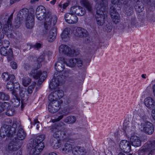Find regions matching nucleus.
<instances>
[{
  "label": "nucleus",
  "mask_w": 155,
  "mask_h": 155,
  "mask_svg": "<svg viewBox=\"0 0 155 155\" xmlns=\"http://www.w3.org/2000/svg\"><path fill=\"white\" fill-rule=\"evenodd\" d=\"M3 125L0 130V136L1 137H4L8 134V129H10V126L12 125V120L9 118L4 119L3 121Z\"/></svg>",
  "instance_id": "obj_8"
},
{
  "label": "nucleus",
  "mask_w": 155,
  "mask_h": 155,
  "mask_svg": "<svg viewBox=\"0 0 155 155\" xmlns=\"http://www.w3.org/2000/svg\"><path fill=\"white\" fill-rule=\"evenodd\" d=\"M65 63L62 62L61 61H59L57 62L55 65V69L58 72L57 73H59L60 75H61L60 72L63 71L64 69Z\"/></svg>",
  "instance_id": "obj_24"
},
{
  "label": "nucleus",
  "mask_w": 155,
  "mask_h": 155,
  "mask_svg": "<svg viewBox=\"0 0 155 155\" xmlns=\"http://www.w3.org/2000/svg\"><path fill=\"white\" fill-rule=\"evenodd\" d=\"M51 144L54 149H57L59 148L61 146V140L58 139H52L51 140Z\"/></svg>",
  "instance_id": "obj_28"
},
{
  "label": "nucleus",
  "mask_w": 155,
  "mask_h": 155,
  "mask_svg": "<svg viewBox=\"0 0 155 155\" xmlns=\"http://www.w3.org/2000/svg\"><path fill=\"white\" fill-rule=\"evenodd\" d=\"M45 136L44 134H41L37 137L35 139H33V140L35 141L36 143H43L42 141L45 139Z\"/></svg>",
  "instance_id": "obj_39"
},
{
  "label": "nucleus",
  "mask_w": 155,
  "mask_h": 155,
  "mask_svg": "<svg viewBox=\"0 0 155 155\" xmlns=\"http://www.w3.org/2000/svg\"><path fill=\"white\" fill-rule=\"evenodd\" d=\"M62 130H61V135L65 136V138H68L73 134L72 130L64 127V124L62 123Z\"/></svg>",
  "instance_id": "obj_20"
},
{
  "label": "nucleus",
  "mask_w": 155,
  "mask_h": 155,
  "mask_svg": "<svg viewBox=\"0 0 155 155\" xmlns=\"http://www.w3.org/2000/svg\"><path fill=\"white\" fill-rule=\"evenodd\" d=\"M1 46H2V47L8 48L10 45V42L8 40H4L2 41Z\"/></svg>",
  "instance_id": "obj_51"
},
{
  "label": "nucleus",
  "mask_w": 155,
  "mask_h": 155,
  "mask_svg": "<svg viewBox=\"0 0 155 155\" xmlns=\"http://www.w3.org/2000/svg\"><path fill=\"white\" fill-rule=\"evenodd\" d=\"M10 65L12 68L14 69H16L17 68V63L15 62L12 61L11 62Z\"/></svg>",
  "instance_id": "obj_60"
},
{
  "label": "nucleus",
  "mask_w": 155,
  "mask_h": 155,
  "mask_svg": "<svg viewBox=\"0 0 155 155\" xmlns=\"http://www.w3.org/2000/svg\"><path fill=\"white\" fill-rule=\"evenodd\" d=\"M26 136V134L24 130L20 127L18 128V130L17 133V140H22L25 139Z\"/></svg>",
  "instance_id": "obj_23"
},
{
  "label": "nucleus",
  "mask_w": 155,
  "mask_h": 155,
  "mask_svg": "<svg viewBox=\"0 0 155 155\" xmlns=\"http://www.w3.org/2000/svg\"><path fill=\"white\" fill-rule=\"evenodd\" d=\"M77 6H74L70 8V12L69 13L73 15L74 14H77Z\"/></svg>",
  "instance_id": "obj_52"
},
{
  "label": "nucleus",
  "mask_w": 155,
  "mask_h": 155,
  "mask_svg": "<svg viewBox=\"0 0 155 155\" xmlns=\"http://www.w3.org/2000/svg\"><path fill=\"white\" fill-rule=\"evenodd\" d=\"M26 91L27 90L25 87H21L19 89V96L22 99L24 97Z\"/></svg>",
  "instance_id": "obj_44"
},
{
  "label": "nucleus",
  "mask_w": 155,
  "mask_h": 155,
  "mask_svg": "<svg viewBox=\"0 0 155 155\" xmlns=\"http://www.w3.org/2000/svg\"><path fill=\"white\" fill-rule=\"evenodd\" d=\"M7 55H8L7 60L8 61L12 60L13 53L12 50L11 48L9 49L8 50V53Z\"/></svg>",
  "instance_id": "obj_49"
},
{
  "label": "nucleus",
  "mask_w": 155,
  "mask_h": 155,
  "mask_svg": "<svg viewBox=\"0 0 155 155\" xmlns=\"http://www.w3.org/2000/svg\"><path fill=\"white\" fill-rule=\"evenodd\" d=\"M17 127V122L14 121L13 122L12 127L10 126V129L8 130V132L7 133V135L6 136L8 137H12L15 135V130Z\"/></svg>",
  "instance_id": "obj_22"
},
{
  "label": "nucleus",
  "mask_w": 155,
  "mask_h": 155,
  "mask_svg": "<svg viewBox=\"0 0 155 155\" xmlns=\"http://www.w3.org/2000/svg\"><path fill=\"white\" fill-rule=\"evenodd\" d=\"M12 16L11 15L8 18V20L7 21L3 26L2 30H0V40L2 39L4 36V33L8 34L11 30L12 28Z\"/></svg>",
  "instance_id": "obj_10"
},
{
  "label": "nucleus",
  "mask_w": 155,
  "mask_h": 155,
  "mask_svg": "<svg viewBox=\"0 0 155 155\" xmlns=\"http://www.w3.org/2000/svg\"><path fill=\"white\" fill-rule=\"evenodd\" d=\"M14 89V88H15L16 89H20V85L18 83V82H15L14 83H13Z\"/></svg>",
  "instance_id": "obj_61"
},
{
  "label": "nucleus",
  "mask_w": 155,
  "mask_h": 155,
  "mask_svg": "<svg viewBox=\"0 0 155 155\" xmlns=\"http://www.w3.org/2000/svg\"><path fill=\"white\" fill-rule=\"evenodd\" d=\"M15 113V110L13 109H9L7 110L6 112V114L8 116H11L13 115Z\"/></svg>",
  "instance_id": "obj_56"
},
{
  "label": "nucleus",
  "mask_w": 155,
  "mask_h": 155,
  "mask_svg": "<svg viewBox=\"0 0 155 155\" xmlns=\"http://www.w3.org/2000/svg\"><path fill=\"white\" fill-rule=\"evenodd\" d=\"M14 81H14L10 80L8 82L6 87L8 90L11 91L14 89L13 83Z\"/></svg>",
  "instance_id": "obj_45"
},
{
  "label": "nucleus",
  "mask_w": 155,
  "mask_h": 155,
  "mask_svg": "<svg viewBox=\"0 0 155 155\" xmlns=\"http://www.w3.org/2000/svg\"><path fill=\"white\" fill-rule=\"evenodd\" d=\"M28 46L27 48L30 49L31 48H34L38 49L41 48V44L40 43H36V44L34 45H32L31 44L29 43L27 44Z\"/></svg>",
  "instance_id": "obj_47"
},
{
  "label": "nucleus",
  "mask_w": 155,
  "mask_h": 155,
  "mask_svg": "<svg viewBox=\"0 0 155 155\" xmlns=\"http://www.w3.org/2000/svg\"><path fill=\"white\" fill-rule=\"evenodd\" d=\"M56 92H54V91L52 92L48 96V100L51 102H52L54 100H58V98L56 97Z\"/></svg>",
  "instance_id": "obj_43"
},
{
  "label": "nucleus",
  "mask_w": 155,
  "mask_h": 155,
  "mask_svg": "<svg viewBox=\"0 0 155 155\" xmlns=\"http://www.w3.org/2000/svg\"><path fill=\"white\" fill-rule=\"evenodd\" d=\"M63 117V115L60 116L58 117L55 119H53L52 120V121L53 123H54L55 122L61 120Z\"/></svg>",
  "instance_id": "obj_63"
},
{
  "label": "nucleus",
  "mask_w": 155,
  "mask_h": 155,
  "mask_svg": "<svg viewBox=\"0 0 155 155\" xmlns=\"http://www.w3.org/2000/svg\"><path fill=\"white\" fill-rule=\"evenodd\" d=\"M87 152L83 147H76L73 148L72 153L75 155H86Z\"/></svg>",
  "instance_id": "obj_19"
},
{
  "label": "nucleus",
  "mask_w": 155,
  "mask_h": 155,
  "mask_svg": "<svg viewBox=\"0 0 155 155\" xmlns=\"http://www.w3.org/2000/svg\"><path fill=\"white\" fill-rule=\"evenodd\" d=\"M50 13L52 15H53L50 12H48L46 14H36V16L38 20L40 21L42 20L43 19H44L45 21L44 23L45 22V18L47 14ZM45 24H44V25Z\"/></svg>",
  "instance_id": "obj_40"
},
{
  "label": "nucleus",
  "mask_w": 155,
  "mask_h": 155,
  "mask_svg": "<svg viewBox=\"0 0 155 155\" xmlns=\"http://www.w3.org/2000/svg\"><path fill=\"white\" fill-rule=\"evenodd\" d=\"M31 14V13H29L28 12V10L26 8H24L21 10L17 14V16L18 17H21L23 19L25 17V18L27 17V16L28 15H30Z\"/></svg>",
  "instance_id": "obj_26"
},
{
  "label": "nucleus",
  "mask_w": 155,
  "mask_h": 155,
  "mask_svg": "<svg viewBox=\"0 0 155 155\" xmlns=\"http://www.w3.org/2000/svg\"><path fill=\"white\" fill-rule=\"evenodd\" d=\"M2 106L3 107L4 110L5 109L7 110L10 108L11 106L10 104L8 102H2Z\"/></svg>",
  "instance_id": "obj_55"
},
{
  "label": "nucleus",
  "mask_w": 155,
  "mask_h": 155,
  "mask_svg": "<svg viewBox=\"0 0 155 155\" xmlns=\"http://www.w3.org/2000/svg\"><path fill=\"white\" fill-rule=\"evenodd\" d=\"M151 115L153 119L155 120V108L152 110L151 112Z\"/></svg>",
  "instance_id": "obj_64"
},
{
  "label": "nucleus",
  "mask_w": 155,
  "mask_h": 155,
  "mask_svg": "<svg viewBox=\"0 0 155 155\" xmlns=\"http://www.w3.org/2000/svg\"><path fill=\"white\" fill-rule=\"evenodd\" d=\"M76 118L73 116H70L67 117L64 119V121L66 123L68 124H73L75 122Z\"/></svg>",
  "instance_id": "obj_33"
},
{
  "label": "nucleus",
  "mask_w": 155,
  "mask_h": 155,
  "mask_svg": "<svg viewBox=\"0 0 155 155\" xmlns=\"http://www.w3.org/2000/svg\"><path fill=\"white\" fill-rule=\"evenodd\" d=\"M54 92L56 93V97L58 98V100H60V98L62 97L64 95L63 92L61 90H57L55 91Z\"/></svg>",
  "instance_id": "obj_46"
},
{
  "label": "nucleus",
  "mask_w": 155,
  "mask_h": 155,
  "mask_svg": "<svg viewBox=\"0 0 155 155\" xmlns=\"http://www.w3.org/2000/svg\"><path fill=\"white\" fill-rule=\"evenodd\" d=\"M19 141L17 139L14 138L8 144L7 150L10 151H15L19 149L20 147L18 144Z\"/></svg>",
  "instance_id": "obj_14"
},
{
  "label": "nucleus",
  "mask_w": 155,
  "mask_h": 155,
  "mask_svg": "<svg viewBox=\"0 0 155 155\" xmlns=\"http://www.w3.org/2000/svg\"><path fill=\"white\" fill-rule=\"evenodd\" d=\"M70 72V71L68 69H65L63 72V74H64V75H63L62 77H62L63 78L64 77H66V76H67L68 74H69V73Z\"/></svg>",
  "instance_id": "obj_62"
},
{
  "label": "nucleus",
  "mask_w": 155,
  "mask_h": 155,
  "mask_svg": "<svg viewBox=\"0 0 155 155\" xmlns=\"http://www.w3.org/2000/svg\"><path fill=\"white\" fill-rule=\"evenodd\" d=\"M77 15L79 16H83L86 13V11L85 9L82 7L77 6Z\"/></svg>",
  "instance_id": "obj_37"
},
{
  "label": "nucleus",
  "mask_w": 155,
  "mask_h": 155,
  "mask_svg": "<svg viewBox=\"0 0 155 155\" xmlns=\"http://www.w3.org/2000/svg\"><path fill=\"white\" fill-rule=\"evenodd\" d=\"M135 0H111L112 6L110 8V14L113 21L115 24L119 22L120 18L117 12V10H120L122 5L128 1H131Z\"/></svg>",
  "instance_id": "obj_3"
},
{
  "label": "nucleus",
  "mask_w": 155,
  "mask_h": 155,
  "mask_svg": "<svg viewBox=\"0 0 155 155\" xmlns=\"http://www.w3.org/2000/svg\"><path fill=\"white\" fill-rule=\"evenodd\" d=\"M12 105L14 107H18L20 105V100L18 97H13L11 100Z\"/></svg>",
  "instance_id": "obj_35"
},
{
  "label": "nucleus",
  "mask_w": 155,
  "mask_h": 155,
  "mask_svg": "<svg viewBox=\"0 0 155 155\" xmlns=\"http://www.w3.org/2000/svg\"><path fill=\"white\" fill-rule=\"evenodd\" d=\"M144 4L140 0H137L135 6V9L139 12H141L144 9Z\"/></svg>",
  "instance_id": "obj_32"
},
{
  "label": "nucleus",
  "mask_w": 155,
  "mask_h": 155,
  "mask_svg": "<svg viewBox=\"0 0 155 155\" xmlns=\"http://www.w3.org/2000/svg\"><path fill=\"white\" fill-rule=\"evenodd\" d=\"M75 58H71L69 59L66 62V64L68 66L70 67H73L75 66Z\"/></svg>",
  "instance_id": "obj_38"
},
{
  "label": "nucleus",
  "mask_w": 155,
  "mask_h": 155,
  "mask_svg": "<svg viewBox=\"0 0 155 155\" xmlns=\"http://www.w3.org/2000/svg\"><path fill=\"white\" fill-rule=\"evenodd\" d=\"M65 20L66 22L70 24L76 23L78 21V18L75 15L70 13H67L64 16Z\"/></svg>",
  "instance_id": "obj_15"
},
{
  "label": "nucleus",
  "mask_w": 155,
  "mask_h": 155,
  "mask_svg": "<svg viewBox=\"0 0 155 155\" xmlns=\"http://www.w3.org/2000/svg\"><path fill=\"white\" fill-rule=\"evenodd\" d=\"M35 83H34L28 87L27 91L29 94H31L33 90L35 88Z\"/></svg>",
  "instance_id": "obj_57"
},
{
  "label": "nucleus",
  "mask_w": 155,
  "mask_h": 155,
  "mask_svg": "<svg viewBox=\"0 0 155 155\" xmlns=\"http://www.w3.org/2000/svg\"><path fill=\"white\" fill-rule=\"evenodd\" d=\"M59 50L60 53L64 54L69 56L74 55L75 51L74 50H71L68 46L64 45H62L60 46Z\"/></svg>",
  "instance_id": "obj_11"
},
{
  "label": "nucleus",
  "mask_w": 155,
  "mask_h": 155,
  "mask_svg": "<svg viewBox=\"0 0 155 155\" xmlns=\"http://www.w3.org/2000/svg\"><path fill=\"white\" fill-rule=\"evenodd\" d=\"M47 13L45 7L43 6H39L36 9V14L38 15L39 14H46Z\"/></svg>",
  "instance_id": "obj_36"
},
{
  "label": "nucleus",
  "mask_w": 155,
  "mask_h": 155,
  "mask_svg": "<svg viewBox=\"0 0 155 155\" xmlns=\"http://www.w3.org/2000/svg\"><path fill=\"white\" fill-rule=\"evenodd\" d=\"M80 3L83 5L89 12H91L92 10V4L89 3L87 0H81Z\"/></svg>",
  "instance_id": "obj_27"
},
{
  "label": "nucleus",
  "mask_w": 155,
  "mask_h": 155,
  "mask_svg": "<svg viewBox=\"0 0 155 155\" xmlns=\"http://www.w3.org/2000/svg\"><path fill=\"white\" fill-rule=\"evenodd\" d=\"M74 35L77 37H86L88 35L87 31L84 28L81 27H77L73 31Z\"/></svg>",
  "instance_id": "obj_12"
},
{
  "label": "nucleus",
  "mask_w": 155,
  "mask_h": 155,
  "mask_svg": "<svg viewBox=\"0 0 155 155\" xmlns=\"http://www.w3.org/2000/svg\"><path fill=\"white\" fill-rule=\"evenodd\" d=\"M70 32V29L68 28H65L61 35V38L64 41L67 40L69 38Z\"/></svg>",
  "instance_id": "obj_30"
},
{
  "label": "nucleus",
  "mask_w": 155,
  "mask_h": 155,
  "mask_svg": "<svg viewBox=\"0 0 155 155\" xmlns=\"http://www.w3.org/2000/svg\"><path fill=\"white\" fill-rule=\"evenodd\" d=\"M51 132L53 133L52 139H59L60 135H61V130H62V125L61 123L54 124L50 127Z\"/></svg>",
  "instance_id": "obj_7"
},
{
  "label": "nucleus",
  "mask_w": 155,
  "mask_h": 155,
  "mask_svg": "<svg viewBox=\"0 0 155 155\" xmlns=\"http://www.w3.org/2000/svg\"><path fill=\"white\" fill-rule=\"evenodd\" d=\"M2 79L5 81L8 80L14 81L15 79V76L13 74L9 75L7 73H3L1 76Z\"/></svg>",
  "instance_id": "obj_29"
},
{
  "label": "nucleus",
  "mask_w": 155,
  "mask_h": 155,
  "mask_svg": "<svg viewBox=\"0 0 155 155\" xmlns=\"http://www.w3.org/2000/svg\"><path fill=\"white\" fill-rule=\"evenodd\" d=\"M149 147L148 150V155H155V141L148 142Z\"/></svg>",
  "instance_id": "obj_25"
},
{
  "label": "nucleus",
  "mask_w": 155,
  "mask_h": 155,
  "mask_svg": "<svg viewBox=\"0 0 155 155\" xmlns=\"http://www.w3.org/2000/svg\"><path fill=\"white\" fill-rule=\"evenodd\" d=\"M23 19L21 17H18L17 16V18L15 19V26L18 28L22 23Z\"/></svg>",
  "instance_id": "obj_42"
},
{
  "label": "nucleus",
  "mask_w": 155,
  "mask_h": 155,
  "mask_svg": "<svg viewBox=\"0 0 155 155\" xmlns=\"http://www.w3.org/2000/svg\"><path fill=\"white\" fill-rule=\"evenodd\" d=\"M97 10L95 15L97 23L99 26L103 25L105 21L104 13L106 10V0H94Z\"/></svg>",
  "instance_id": "obj_2"
},
{
  "label": "nucleus",
  "mask_w": 155,
  "mask_h": 155,
  "mask_svg": "<svg viewBox=\"0 0 155 155\" xmlns=\"http://www.w3.org/2000/svg\"><path fill=\"white\" fill-rule=\"evenodd\" d=\"M75 59L76 61L75 62V66H76L78 68L82 67L84 64V63L82 60L79 58Z\"/></svg>",
  "instance_id": "obj_48"
},
{
  "label": "nucleus",
  "mask_w": 155,
  "mask_h": 155,
  "mask_svg": "<svg viewBox=\"0 0 155 155\" xmlns=\"http://www.w3.org/2000/svg\"><path fill=\"white\" fill-rule=\"evenodd\" d=\"M62 103V101L58 99L54 100L52 102H50L49 104V108L51 109V108L52 107L51 106L52 105L55 107V108L53 109V110H51V112H57L60 108V105Z\"/></svg>",
  "instance_id": "obj_18"
},
{
  "label": "nucleus",
  "mask_w": 155,
  "mask_h": 155,
  "mask_svg": "<svg viewBox=\"0 0 155 155\" xmlns=\"http://www.w3.org/2000/svg\"><path fill=\"white\" fill-rule=\"evenodd\" d=\"M45 59L43 55H41L37 59V63L38 64L37 69H32L30 73V75L36 79H39V81L42 82L46 79L47 75V73L46 71L42 72L41 71H38L37 69H39L42 64L41 62Z\"/></svg>",
  "instance_id": "obj_4"
},
{
  "label": "nucleus",
  "mask_w": 155,
  "mask_h": 155,
  "mask_svg": "<svg viewBox=\"0 0 155 155\" xmlns=\"http://www.w3.org/2000/svg\"><path fill=\"white\" fill-rule=\"evenodd\" d=\"M120 148L123 151L126 153L129 152L131 150V146L129 141L126 140L120 141Z\"/></svg>",
  "instance_id": "obj_13"
},
{
  "label": "nucleus",
  "mask_w": 155,
  "mask_h": 155,
  "mask_svg": "<svg viewBox=\"0 0 155 155\" xmlns=\"http://www.w3.org/2000/svg\"><path fill=\"white\" fill-rule=\"evenodd\" d=\"M32 66L28 63L24 64V68L26 71H29L32 68Z\"/></svg>",
  "instance_id": "obj_59"
},
{
  "label": "nucleus",
  "mask_w": 155,
  "mask_h": 155,
  "mask_svg": "<svg viewBox=\"0 0 155 155\" xmlns=\"http://www.w3.org/2000/svg\"><path fill=\"white\" fill-rule=\"evenodd\" d=\"M45 147L43 143H38L31 139L28 145V150L30 152V155H37L39 154Z\"/></svg>",
  "instance_id": "obj_5"
},
{
  "label": "nucleus",
  "mask_w": 155,
  "mask_h": 155,
  "mask_svg": "<svg viewBox=\"0 0 155 155\" xmlns=\"http://www.w3.org/2000/svg\"><path fill=\"white\" fill-rule=\"evenodd\" d=\"M149 147V146L148 145V142H147L144 145L143 148L139 151L138 154L139 155H143L148 152V150Z\"/></svg>",
  "instance_id": "obj_34"
},
{
  "label": "nucleus",
  "mask_w": 155,
  "mask_h": 155,
  "mask_svg": "<svg viewBox=\"0 0 155 155\" xmlns=\"http://www.w3.org/2000/svg\"><path fill=\"white\" fill-rule=\"evenodd\" d=\"M73 149L71 144L66 143L61 149V151L63 153H67L70 152L71 150L72 151Z\"/></svg>",
  "instance_id": "obj_31"
},
{
  "label": "nucleus",
  "mask_w": 155,
  "mask_h": 155,
  "mask_svg": "<svg viewBox=\"0 0 155 155\" xmlns=\"http://www.w3.org/2000/svg\"><path fill=\"white\" fill-rule=\"evenodd\" d=\"M12 15L13 17V13H12L9 16H8V14L7 13H3L0 17V18L2 20H4L7 18L8 19V18L11 16ZM8 20H7L8 21Z\"/></svg>",
  "instance_id": "obj_54"
},
{
  "label": "nucleus",
  "mask_w": 155,
  "mask_h": 155,
  "mask_svg": "<svg viewBox=\"0 0 155 155\" xmlns=\"http://www.w3.org/2000/svg\"><path fill=\"white\" fill-rule=\"evenodd\" d=\"M63 81V78L59 73L54 74V78L50 81L49 87L50 89L57 88Z\"/></svg>",
  "instance_id": "obj_6"
},
{
  "label": "nucleus",
  "mask_w": 155,
  "mask_h": 155,
  "mask_svg": "<svg viewBox=\"0 0 155 155\" xmlns=\"http://www.w3.org/2000/svg\"><path fill=\"white\" fill-rule=\"evenodd\" d=\"M34 16L31 14L28 15L26 18L25 26L27 28L31 29L34 25Z\"/></svg>",
  "instance_id": "obj_17"
},
{
  "label": "nucleus",
  "mask_w": 155,
  "mask_h": 155,
  "mask_svg": "<svg viewBox=\"0 0 155 155\" xmlns=\"http://www.w3.org/2000/svg\"><path fill=\"white\" fill-rule=\"evenodd\" d=\"M130 140L132 145L135 147H139L141 145V142L140 138L134 134L131 135Z\"/></svg>",
  "instance_id": "obj_16"
},
{
  "label": "nucleus",
  "mask_w": 155,
  "mask_h": 155,
  "mask_svg": "<svg viewBox=\"0 0 155 155\" xmlns=\"http://www.w3.org/2000/svg\"><path fill=\"white\" fill-rule=\"evenodd\" d=\"M31 82V79L28 78H24L22 81V84L25 87L28 85Z\"/></svg>",
  "instance_id": "obj_50"
},
{
  "label": "nucleus",
  "mask_w": 155,
  "mask_h": 155,
  "mask_svg": "<svg viewBox=\"0 0 155 155\" xmlns=\"http://www.w3.org/2000/svg\"><path fill=\"white\" fill-rule=\"evenodd\" d=\"M133 12L132 8L131 7H127L125 10V13L128 15H131Z\"/></svg>",
  "instance_id": "obj_58"
},
{
  "label": "nucleus",
  "mask_w": 155,
  "mask_h": 155,
  "mask_svg": "<svg viewBox=\"0 0 155 155\" xmlns=\"http://www.w3.org/2000/svg\"><path fill=\"white\" fill-rule=\"evenodd\" d=\"M58 18L55 15H52L50 13L47 14L45 18L44 33L49 42H51L55 38L56 28L54 27L56 24Z\"/></svg>",
  "instance_id": "obj_1"
},
{
  "label": "nucleus",
  "mask_w": 155,
  "mask_h": 155,
  "mask_svg": "<svg viewBox=\"0 0 155 155\" xmlns=\"http://www.w3.org/2000/svg\"><path fill=\"white\" fill-rule=\"evenodd\" d=\"M140 129L146 134H151L154 131V127L153 124L149 121H145L141 123Z\"/></svg>",
  "instance_id": "obj_9"
},
{
  "label": "nucleus",
  "mask_w": 155,
  "mask_h": 155,
  "mask_svg": "<svg viewBox=\"0 0 155 155\" xmlns=\"http://www.w3.org/2000/svg\"><path fill=\"white\" fill-rule=\"evenodd\" d=\"M0 100L3 101H7L9 99L8 94L3 92H0Z\"/></svg>",
  "instance_id": "obj_41"
},
{
  "label": "nucleus",
  "mask_w": 155,
  "mask_h": 155,
  "mask_svg": "<svg viewBox=\"0 0 155 155\" xmlns=\"http://www.w3.org/2000/svg\"><path fill=\"white\" fill-rule=\"evenodd\" d=\"M144 104L149 108H151L155 107V102L151 97H146L144 100Z\"/></svg>",
  "instance_id": "obj_21"
},
{
  "label": "nucleus",
  "mask_w": 155,
  "mask_h": 155,
  "mask_svg": "<svg viewBox=\"0 0 155 155\" xmlns=\"http://www.w3.org/2000/svg\"><path fill=\"white\" fill-rule=\"evenodd\" d=\"M0 53L1 55L4 56L7 55L8 53L5 48L2 47L0 49Z\"/></svg>",
  "instance_id": "obj_53"
}]
</instances>
